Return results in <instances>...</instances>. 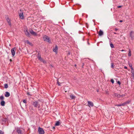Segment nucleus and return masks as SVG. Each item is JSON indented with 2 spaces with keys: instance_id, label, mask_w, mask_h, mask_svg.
<instances>
[{
  "instance_id": "1",
  "label": "nucleus",
  "mask_w": 134,
  "mask_h": 134,
  "mask_svg": "<svg viewBox=\"0 0 134 134\" xmlns=\"http://www.w3.org/2000/svg\"><path fill=\"white\" fill-rule=\"evenodd\" d=\"M43 40L45 41H46L49 43H51V41L49 37L46 35H44L43 37Z\"/></svg>"
},
{
  "instance_id": "2",
  "label": "nucleus",
  "mask_w": 134,
  "mask_h": 134,
  "mask_svg": "<svg viewBox=\"0 0 134 134\" xmlns=\"http://www.w3.org/2000/svg\"><path fill=\"white\" fill-rule=\"evenodd\" d=\"M20 18L21 19H24V16L23 15V13L21 10H20L18 12Z\"/></svg>"
},
{
  "instance_id": "3",
  "label": "nucleus",
  "mask_w": 134,
  "mask_h": 134,
  "mask_svg": "<svg viewBox=\"0 0 134 134\" xmlns=\"http://www.w3.org/2000/svg\"><path fill=\"white\" fill-rule=\"evenodd\" d=\"M24 32L25 35L27 36L30 37V35L27 31V27L25 28L24 29Z\"/></svg>"
},
{
  "instance_id": "4",
  "label": "nucleus",
  "mask_w": 134,
  "mask_h": 134,
  "mask_svg": "<svg viewBox=\"0 0 134 134\" xmlns=\"http://www.w3.org/2000/svg\"><path fill=\"white\" fill-rule=\"evenodd\" d=\"M38 131L39 134H44V131L43 129L40 127H39Z\"/></svg>"
},
{
  "instance_id": "5",
  "label": "nucleus",
  "mask_w": 134,
  "mask_h": 134,
  "mask_svg": "<svg viewBox=\"0 0 134 134\" xmlns=\"http://www.w3.org/2000/svg\"><path fill=\"white\" fill-rule=\"evenodd\" d=\"M16 50V48L15 47L11 49V52L12 53V55L13 56H14L15 55Z\"/></svg>"
},
{
  "instance_id": "6",
  "label": "nucleus",
  "mask_w": 134,
  "mask_h": 134,
  "mask_svg": "<svg viewBox=\"0 0 134 134\" xmlns=\"http://www.w3.org/2000/svg\"><path fill=\"white\" fill-rule=\"evenodd\" d=\"M33 105L35 107H38V108H40V105L38 103V102L36 101L33 102Z\"/></svg>"
},
{
  "instance_id": "7",
  "label": "nucleus",
  "mask_w": 134,
  "mask_h": 134,
  "mask_svg": "<svg viewBox=\"0 0 134 134\" xmlns=\"http://www.w3.org/2000/svg\"><path fill=\"white\" fill-rule=\"evenodd\" d=\"M6 19L9 25L10 26H11V24L10 21V19L9 18L8 15L6 16Z\"/></svg>"
},
{
  "instance_id": "8",
  "label": "nucleus",
  "mask_w": 134,
  "mask_h": 134,
  "mask_svg": "<svg viewBox=\"0 0 134 134\" xmlns=\"http://www.w3.org/2000/svg\"><path fill=\"white\" fill-rule=\"evenodd\" d=\"M88 106L90 107H93L94 106V104L93 102L90 101H88Z\"/></svg>"
},
{
  "instance_id": "9",
  "label": "nucleus",
  "mask_w": 134,
  "mask_h": 134,
  "mask_svg": "<svg viewBox=\"0 0 134 134\" xmlns=\"http://www.w3.org/2000/svg\"><path fill=\"white\" fill-rule=\"evenodd\" d=\"M55 47H54L53 49V50L54 52L56 53H57V51L58 50V46L57 45H55Z\"/></svg>"
},
{
  "instance_id": "10",
  "label": "nucleus",
  "mask_w": 134,
  "mask_h": 134,
  "mask_svg": "<svg viewBox=\"0 0 134 134\" xmlns=\"http://www.w3.org/2000/svg\"><path fill=\"white\" fill-rule=\"evenodd\" d=\"M16 131L18 134H22V131L19 128L16 129Z\"/></svg>"
},
{
  "instance_id": "11",
  "label": "nucleus",
  "mask_w": 134,
  "mask_h": 134,
  "mask_svg": "<svg viewBox=\"0 0 134 134\" xmlns=\"http://www.w3.org/2000/svg\"><path fill=\"white\" fill-rule=\"evenodd\" d=\"M130 36L131 37V39L132 40H133L134 37V34L133 31H131L130 33Z\"/></svg>"
},
{
  "instance_id": "12",
  "label": "nucleus",
  "mask_w": 134,
  "mask_h": 134,
  "mask_svg": "<svg viewBox=\"0 0 134 134\" xmlns=\"http://www.w3.org/2000/svg\"><path fill=\"white\" fill-rule=\"evenodd\" d=\"M113 96L115 97H118V98H120L121 96L122 97V95L121 96L119 94H118L117 93H114V94L113 95Z\"/></svg>"
},
{
  "instance_id": "13",
  "label": "nucleus",
  "mask_w": 134,
  "mask_h": 134,
  "mask_svg": "<svg viewBox=\"0 0 134 134\" xmlns=\"http://www.w3.org/2000/svg\"><path fill=\"white\" fill-rule=\"evenodd\" d=\"M10 94L9 92H5V96L6 97H8L10 96Z\"/></svg>"
},
{
  "instance_id": "14",
  "label": "nucleus",
  "mask_w": 134,
  "mask_h": 134,
  "mask_svg": "<svg viewBox=\"0 0 134 134\" xmlns=\"http://www.w3.org/2000/svg\"><path fill=\"white\" fill-rule=\"evenodd\" d=\"M99 35V36H101L103 34V31L101 30H100L98 33Z\"/></svg>"
},
{
  "instance_id": "15",
  "label": "nucleus",
  "mask_w": 134,
  "mask_h": 134,
  "mask_svg": "<svg viewBox=\"0 0 134 134\" xmlns=\"http://www.w3.org/2000/svg\"><path fill=\"white\" fill-rule=\"evenodd\" d=\"M5 102L4 101H2L1 102V106H4L5 105Z\"/></svg>"
},
{
  "instance_id": "16",
  "label": "nucleus",
  "mask_w": 134,
  "mask_h": 134,
  "mask_svg": "<svg viewBox=\"0 0 134 134\" xmlns=\"http://www.w3.org/2000/svg\"><path fill=\"white\" fill-rule=\"evenodd\" d=\"M70 97L71 99H75V97L72 94H71L70 95Z\"/></svg>"
},
{
  "instance_id": "17",
  "label": "nucleus",
  "mask_w": 134,
  "mask_h": 134,
  "mask_svg": "<svg viewBox=\"0 0 134 134\" xmlns=\"http://www.w3.org/2000/svg\"><path fill=\"white\" fill-rule=\"evenodd\" d=\"M25 43H27L28 44H29L30 45H32V43H30V42H29L28 40H26L25 41Z\"/></svg>"
},
{
  "instance_id": "18",
  "label": "nucleus",
  "mask_w": 134,
  "mask_h": 134,
  "mask_svg": "<svg viewBox=\"0 0 134 134\" xmlns=\"http://www.w3.org/2000/svg\"><path fill=\"white\" fill-rule=\"evenodd\" d=\"M37 58L39 60H40L41 59H42L41 57V55L39 53H38V54L37 55Z\"/></svg>"
},
{
  "instance_id": "19",
  "label": "nucleus",
  "mask_w": 134,
  "mask_h": 134,
  "mask_svg": "<svg viewBox=\"0 0 134 134\" xmlns=\"http://www.w3.org/2000/svg\"><path fill=\"white\" fill-rule=\"evenodd\" d=\"M60 123V122H59V121H57L56 122V123L55 124V126H59Z\"/></svg>"
},
{
  "instance_id": "20",
  "label": "nucleus",
  "mask_w": 134,
  "mask_h": 134,
  "mask_svg": "<svg viewBox=\"0 0 134 134\" xmlns=\"http://www.w3.org/2000/svg\"><path fill=\"white\" fill-rule=\"evenodd\" d=\"M131 73H134V70L133 69V68L132 66V65H131Z\"/></svg>"
},
{
  "instance_id": "21",
  "label": "nucleus",
  "mask_w": 134,
  "mask_h": 134,
  "mask_svg": "<svg viewBox=\"0 0 134 134\" xmlns=\"http://www.w3.org/2000/svg\"><path fill=\"white\" fill-rule=\"evenodd\" d=\"M31 34L34 36H36L37 35V34H36V33L34 31H33L32 32H31Z\"/></svg>"
},
{
  "instance_id": "22",
  "label": "nucleus",
  "mask_w": 134,
  "mask_h": 134,
  "mask_svg": "<svg viewBox=\"0 0 134 134\" xmlns=\"http://www.w3.org/2000/svg\"><path fill=\"white\" fill-rule=\"evenodd\" d=\"M4 88H7L8 87V85L7 84H5L4 85Z\"/></svg>"
},
{
  "instance_id": "23",
  "label": "nucleus",
  "mask_w": 134,
  "mask_h": 134,
  "mask_svg": "<svg viewBox=\"0 0 134 134\" xmlns=\"http://www.w3.org/2000/svg\"><path fill=\"white\" fill-rule=\"evenodd\" d=\"M131 50L129 49V53L128 54V55L129 56H131Z\"/></svg>"
},
{
  "instance_id": "24",
  "label": "nucleus",
  "mask_w": 134,
  "mask_h": 134,
  "mask_svg": "<svg viewBox=\"0 0 134 134\" xmlns=\"http://www.w3.org/2000/svg\"><path fill=\"white\" fill-rule=\"evenodd\" d=\"M111 67L112 68H113L114 67V64L113 63H111Z\"/></svg>"
},
{
  "instance_id": "25",
  "label": "nucleus",
  "mask_w": 134,
  "mask_h": 134,
  "mask_svg": "<svg viewBox=\"0 0 134 134\" xmlns=\"http://www.w3.org/2000/svg\"><path fill=\"white\" fill-rule=\"evenodd\" d=\"M110 46L111 47V48H113L114 47V46L113 45V43H110Z\"/></svg>"
},
{
  "instance_id": "26",
  "label": "nucleus",
  "mask_w": 134,
  "mask_h": 134,
  "mask_svg": "<svg viewBox=\"0 0 134 134\" xmlns=\"http://www.w3.org/2000/svg\"><path fill=\"white\" fill-rule=\"evenodd\" d=\"M40 60L41 62H42L43 63H45L46 62L44 60H43V59H42V58Z\"/></svg>"
},
{
  "instance_id": "27",
  "label": "nucleus",
  "mask_w": 134,
  "mask_h": 134,
  "mask_svg": "<svg viewBox=\"0 0 134 134\" xmlns=\"http://www.w3.org/2000/svg\"><path fill=\"white\" fill-rule=\"evenodd\" d=\"M7 119L6 118H3L2 119V121H7Z\"/></svg>"
},
{
  "instance_id": "28",
  "label": "nucleus",
  "mask_w": 134,
  "mask_h": 134,
  "mask_svg": "<svg viewBox=\"0 0 134 134\" xmlns=\"http://www.w3.org/2000/svg\"><path fill=\"white\" fill-rule=\"evenodd\" d=\"M4 97L3 96H2L0 97V99L1 100H3L4 99Z\"/></svg>"
},
{
  "instance_id": "29",
  "label": "nucleus",
  "mask_w": 134,
  "mask_h": 134,
  "mask_svg": "<svg viewBox=\"0 0 134 134\" xmlns=\"http://www.w3.org/2000/svg\"><path fill=\"white\" fill-rule=\"evenodd\" d=\"M126 104H127V102H125L123 104H121V106H124Z\"/></svg>"
},
{
  "instance_id": "30",
  "label": "nucleus",
  "mask_w": 134,
  "mask_h": 134,
  "mask_svg": "<svg viewBox=\"0 0 134 134\" xmlns=\"http://www.w3.org/2000/svg\"><path fill=\"white\" fill-rule=\"evenodd\" d=\"M110 81L112 83H114V80L113 79H111L110 80Z\"/></svg>"
},
{
  "instance_id": "31",
  "label": "nucleus",
  "mask_w": 134,
  "mask_h": 134,
  "mask_svg": "<svg viewBox=\"0 0 134 134\" xmlns=\"http://www.w3.org/2000/svg\"><path fill=\"white\" fill-rule=\"evenodd\" d=\"M4 132L1 130H0V134H4Z\"/></svg>"
},
{
  "instance_id": "32",
  "label": "nucleus",
  "mask_w": 134,
  "mask_h": 134,
  "mask_svg": "<svg viewBox=\"0 0 134 134\" xmlns=\"http://www.w3.org/2000/svg\"><path fill=\"white\" fill-rule=\"evenodd\" d=\"M33 31H33V30L32 29H31L30 30H29V32L30 33H31V32H32Z\"/></svg>"
},
{
  "instance_id": "33",
  "label": "nucleus",
  "mask_w": 134,
  "mask_h": 134,
  "mask_svg": "<svg viewBox=\"0 0 134 134\" xmlns=\"http://www.w3.org/2000/svg\"><path fill=\"white\" fill-rule=\"evenodd\" d=\"M57 83L59 86H60V83L58 81H57Z\"/></svg>"
},
{
  "instance_id": "34",
  "label": "nucleus",
  "mask_w": 134,
  "mask_h": 134,
  "mask_svg": "<svg viewBox=\"0 0 134 134\" xmlns=\"http://www.w3.org/2000/svg\"><path fill=\"white\" fill-rule=\"evenodd\" d=\"M23 102L24 103H26V100H23Z\"/></svg>"
},
{
  "instance_id": "35",
  "label": "nucleus",
  "mask_w": 134,
  "mask_h": 134,
  "mask_svg": "<svg viewBox=\"0 0 134 134\" xmlns=\"http://www.w3.org/2000/svg\"><path fill=\"white\" fill-rule=\"evenodd\" d=\"M116 105V106H121V104H118V105Z\"/></svg>"
},
{
  "instance_id": "36",
  "label": "nucleus",
  "mask_w": 134,
  "mask_h": 134,
  "mask_svg": "<svg viewBox=\"0 0 134 134\" xmlns=\"http://www.w3.org/2000/svg\"><path fill=\"white\" fill-rule=\"evenodd\" d=\"M131 76H132L134 77V73H132Z\"/></svg>"
},
{
  "instance_id": "37",
  "label": "nucleus",
  "mask_w": 134,
  "mask_h": 134,
  "mask_svg": "<svg viewBox=\"0 0 134 134\" xmlns=\"http://www.w3.org/2000/svg\"><path fill=\"white\" fill-rule=\"evenodd\" d=\"M117 82L119 85H120V83L119 81H117Z\"/></svg>"
},
{
  "instance_id": "38",
  "label": "nucleus",
  "mask_w": 134,
  "mask_h": 134,
  "mask_svg": "<svg viewBox=\"0 0 134 134\" xmlns=\"http://www.w3.org/2000/svg\"><path fill=\"white\" fill-rule=\"evenodd\" d=\"M122 7V6H118V8H121Z\"/></svg>"
},
{
  "instance_id": "39",
  "label": "nucleus",
  "mask_w": 134,
  "mask_h": 134,
  "mask_svg": "<svg viewBox=\"0 0 134 134\" xmlns=\"http://www.w3.org/2000/svg\"><path fill=\"white\" fill-rule=\"evenodd\" d=\"M131 64L130 63H129V66L131 67Z\"/></svg>"
},
{
  "instance_id": "40",
  "label": "nucleus",
  "mask_w": 134,
  "mask_h": 134,
  "mask_svg": "<svg viewBox=\"0 0 134 134\" xmlns=\"http://www.w3.org/2000/svg\"><path fill=\"white\" fill-rule=\"evenodd\" d=\"M118 29L117 28H115V31H117V30H118Z\"/></svg>"
},
{
  "instance_id": "41",
  "label": "nucleus",
  "mask_w": 134,
  "mask_h": 134,
  "mask_svg": "<svg viewBox=\"0 0 134 134\" xmlns=\"http://www.w3.org/2000/svg\"><path fill=\"white\" fill-rule=\"evenodd\" d=\"M124 68L125 69H127V67L126 66H125L124 67Z\"/></svg>"
},
{
  "instance_id": "42",
  "label": "nucleus",
  "mask_w": 134,
  "mask_h": 134,
  "mask_svg": "<svg viewBox=\"0 0 134 134\" xmlns=\"http://www.w3.org/2000/svg\"><path fill=\"white\" fill-rule=\"evenodd\" d=\"M126 102H127V104L129 103L130 102L129 101H126Z\"/></svg>"
},
{
  "instance_id": "43",
  "label": "nucleus",
  "mask_w": 134,
  "mask_h": 134,
  "mask_svg": "<svg viewBox=\"0 0 134 134\" xmlns=\"http://www.w3.org/2000/svg\"><path fill=\"white\" fill-rule=\"evenodd\" d=\"M120 21V22H122V20H120V21Z\"/></svg>"
},
{
  "instance_id": "44",
  "label": "nucleus",
  "mask_w": 134,
  "mask_h": 134,
  "mask_svg": "<svg viewBox=\"0 0 134 134\" xmlns=\"http://www.w3.org/2000/svg\"><path fill=\"white\" fill-rule=\"evenodd\" d=\"M114 34H118L116 33V32H114Z\"/></svg>"
},
{
  "instance_id": "45",
  "label": "nucleus",
  "mask_w": 134,
  "mask_h": 134,
  "mask_svg": "<svg viewBox=\"0 0 134 134\" xmlns=\"http://www.w3.org/2000/svg\"><path fill=\"white\" fill-rule=\"evenodd\" d=\"M10 62H11L12 61V60L11 59H10Z\"/></svg>"
},
{
  "instance_id": "46",
  "label": "nucleus",
  "mask_w": 134,
  "mask_h": 134,
  "mask_svg": "<svg viewBox=\"0 0 134 134\" xmlns=\"http://www.w3.org/2000/svg\"><path fill=\"white\" fill-rule=\"evenodd\" d=\"M27 94L29 95V93H27Z\"/></svg>"
},
{
  "instance_id": "47",
  "label": "nucleus",
  "mask_w": 134,
  "mask_h": 134,
  "mask_svg": "<svg viewBox=\"0 0 134 134\" xmlns=\"http://www.w3.org/2000/svg\"><path fill=\"white\" fill-rule=\"evenodd\" d=\"M124 51V50H122L121 51Z\"/></svg>"
},
{
  "instance_id": "48",
  "label": "nucleus",
  "mask_w": 134,
  "mask_h": 134,
  "mask_svg": "<svg viewBox=\"0 0 134 134\" xmlns=\"http://www.w3.org/2000/svg\"><path fill=\"white\" fill-rule=\"evenodd\" d=\"M53 128H54V127H53Z\"/></svg>"
},
{
  "instance_id": "49",
  "label": "nucleus",
  "mask_w": 134,
  "mask_h": 134,
  "mask_svg": "<svg viewBox=\"0 0 134 134\" xmlns=\"http://www.w3.org/2000/svg\"><path fill=\"white\" fill-rule=\"evenodd\" d=\"M97 91L98 92V91Z\"/></svg>"
}]
</instances>
